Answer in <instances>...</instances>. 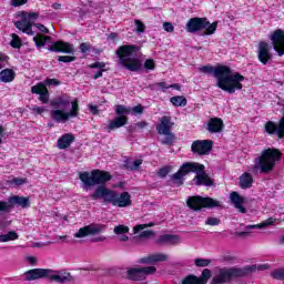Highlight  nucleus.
Returning <instances> with one entry per match:
<instances>
[{"label": "nucleus", "mask_w": 284, "mask_h": 284, "mask_svg": "<svg viewBox=\"0 0 284 284\" xmlns=\"http://www.w3.org/2000/svg\"><path fill=\"white\" fill-rule=\"evenodd\" d=\"M79 179L83 182L84 187H94V185H99L91 194L93 201L103 199L104 203H109L110 205H113V207H130V205H132V195H130V192L124 191L119 193L105 186V183L110 182L112 179L110 172L94 169L91 173L88 171L80 172Z\"/></svg>", "instance_id": "1"}, {"label": "nucleus", "mask_w": 284, "mask_h": 284, "mask_svg": "<svg viewBox=\"0 0 284 284\" xmlns=\"http://www.w3.org/2000/svg\"><path fill=\"white\" fill-rule=\"evenodd\" d=\"M200 72H203V74H213L217 81L216 85L227 94H235L236 91L243 90L242 81H245V75L240 72L232 73V68L229 65L217 64L213 67L206 64L200 68Z\"/></svg>", "instance_id": "2"}, {"label": "nucleus", "mask_w": 284, "mask_h": 284, "mask_svg": "<svg viewBox=\"0 0 284 284\" xmlns=\"http://www.w3.org/2000/svg\"><path fill=\"white\" fill-rule=\"evenodd\" d=\"M51 108L50 116L54 123H68L69 119H77L81 112L79 106V99L70 101V97L60 95L50 102Z\"/></svg>", "instance_id": "3"}, {"label": "nucleus", "mask_w": 284, "mask_h": 284, "mask_svg": "<svg viewBox=\"0 0 284 284\" xmlns=\"http://www.w3.org/2000/svg\"><path fill=\"white\" fill-rule=\"evenodd\" d=\"M190 172H195V185H206L210 187L212 185V179H210V175L205 173V165L196 163V162H185L183 163L178 172H175L171 176V181H173L174 185L176 187H181L183 185L184 180L183 176H186V174H190Z\"/></svg>", "instance_id": "4"}, {"label": "nucleus", "mask_w": 284, "mask_h": 284, "mask_svg": "<svg viewBox=\"0 0 284 284\" xmlns=\"http://www.w3.org/2000/svg\"><path fill=\"white\" fill-rule=\"evenodd\" d=\"M283 152L277 148L264 149L260 156L255 159L253 170H260L261 174H270L276 168V163H281Z\"/></svg>", "instance_id": "5"}, {"label": "nucleus", "mask_w": 284, "mask_h": 284, "mask_svg": "<svg viewBox=\"0 0 284 284\" xmlns=\"http://www.w3.org/2000/svg\"><path fill=\"white\" fill-rule=\"evenodd\" d=\"M253 272H256V265H247L243 268L234 266L223 267L220 268L219 274L213 277L211 284L230 283L233 278H243V276H248V274H252Z\"/></svg>", "instance_id": "6"}, {"label": "nucleus", "mask_w": 284, "mask_h": 284, "mask_svg": "<svg viewBox=\"0 0 284 284\" xmlns=\"http://www.w3.org/2000/svg\"><path fill=\"white\" fill-rule=\"evenodd\" d=\"M216 28H219V22L210 23L207 18L194 17L186 22V32L194 34L204 30L202 37H211V34L216 32Z\"/></svg>", "instance_id": "7"}, {"label": "nucleus", "mask_w": 284, "mask_h": 284, "mask_svg": "<svg viewBox=\"0 0 284 284\" xmlns=\"http://www.w3.org/2000/svg\"><path fill=\"white\" fill-rule=\"evenodd\" d=\"M186 205L193 212H201L204 209L214 210V207H221V201L210 196L192 195L187 197Z\"/></svg>", "instance_id": "8"}, {"label": "nucleus", "mask_w": 284, "mask_h": 284, "mask_svg": "<svg viewBox=\"0 0 284 284\" xmlns=\"http://www.w3.org/2000/svg\"><path fill=\"white\" fill-rule=\"evenodd\" d=\"M172 128H174V122L168 115L162 116L160 123L155 126L158 134L164 135V139L161 140L162 145H174L176 135L172 132Z\"/></svg>", "instance_id": "9"}, {"label": "nucleus", "mask_w": 284, "mask_h": 284, "mask_svg": "<svg viewBox=\"0 0 284 284\" xmlns=\"http://www.w3.org/2000/svg\"><path fill=\"white\" fill-rule=\"evenodd\" d=\"M132 113V109L128 108L123 104H118L115 106V114L116 116L110 121V123L106 126L108 132H112V130H119V128H123L124 125H128V121L130 118L125 114Z\"/></svg>", "instance_id": "10"}, {"label": "nucleus", "mask_w": 284, "mask_h": 284, "mask_svg": "<svg viewBox=\"0 0 284 284\" xmlns=\"http://www.w3.org/2000/svg\"><path fill=\"white\" fill-rule=\"evenodd\" d=\"M155 273L156 266L129 267L126 268V280L139 283Z\"/></svg>", "instance_id": "11"}, {"label": "nucleus", "mask_w": 284, "mask_h": 284, "mask_svg": "<svg viewBox=\"0 0 284 284\" xmlns=\"http://www.w3.org/2000/svg\"><path fill=\"white\" fill-rule=\"evenodd\" d=\"M264 130L268 136H277V139H284V110L282 111V118L277 121H267L264 124Z\"/></svg>", "instance_id": "12"}, {"label": "nucleus", "mask_w": 284, "mask_h": 284, "mask_svg": "<svg viewBox=\"0 0 284 284\" xmlns=\"http://www.w3.org/2000/svg\"><path fill=\"white\" fill-rule=\"evenodd\" d=\"M214 142L212 140H195L191 145V152L199 156H207L212 152Z\"/></svg>", "instance_id": "13"}, {"label": "nucleus", "mask_w": 284, "mask_h": 284, "mask_svg": "<svg viewBox=\"0 0 284 284\" xmlns=\"http://www.w3.org/2000/svg\"><path fill=\"white\" fill-rule=\"evenodd\" d=\"M272 41L273 50L277 52L278 57H283L284 54V31L282 29H277L273 31L270 36Z\"/></svg>", "instance_id": "14"}, {"label": "nucleus", "mask_w": 284, "mask_h": 284, "mask_svg": "<svg viewBox=\"0 0 284 284\" xmlns=\"http://www.w3.org/2000/svg\"><path fill=\"white\" fill-rule=\"evenodd\" d=\"M272 47L265 41H261L257 45V59L262 65H267L272 61Z\"/></svg>", "instance_id": "15"}, {"label": "nucleus", "mask_w": 284, "mask_h": 284, "mask_svg": "<svg viewBox=\"0 0 284 284\" xmlns=\"http://www.w3.org/2000/svg\"><path fill=\"white\" fill-rule=\"evenodd\" d=\"M49 51L55 53L61 52L62 54H74V44L62 40H58L50 44Z\"/></svg>", "instance_id": "16"}, {"label": "nucleus", "mask_w": 284, "mask_h": 284, "mask_svg": "<svg viewBox=\"0 0 284 284\" xmlns=\"http://www.w3.org/2000/svg\"><path fill=\"white\" fill-rule=\"evenodd\" d=\"M141 50V48L136 44H124L118 48L115 54L119 57L120 62L128 61V57H132V54H136Z\"/></svg>", "instance_id": "17"}, {"label": "nucleus", "mask_w": 284, "mask_h": 284, "mask_svg": "<svg viewBox=\"0 0 284 284\" xmlns=\"http://www.w3.org/2000/svg\"><path fill=\"white\" fill-rule=\"evenodd\" d=\"M31 92L32 94H39L38 99L41 101V103H50V91H48L45 82H39L38 84L31 87Z\"/></svg>", "instance_id": "18"}, {"label": "nucleus", "mask_w": 284, "mask_h": 284, "mask_svg": "<svg viewBox=\"0 0 284 284\" xmlns=\"http://www.w3.org/2000/svg\"><path fill=\"white\" fill-rule=\"evenodd\" d=\"M31 92L32 94H39L38 99L41 101V103H50V91H48L45 82H39L38 84L31 87Z\"/></svg>", "instance_id": "19"}, {"label": "nucleus", "mask_w": 284, "mask_h": 284, "mask_svg": "<svg viewBox=\"0 0 284 284\" xmlns=\"http://www.w3.org/2000/svg\"><path fill=\"white\" fill-rule=\"evenodd\" d=\"M105 230V226L103 225H87L84 227H81L75 234V239H85V236H90L92 234H101Z\"/></svg>", "instance_id": "20"}, {"label": "nucleus", "mask_w": 284, "mask_h": 284, "mask_svg": "<svg viewBox=\"0 0 284 284\" xmlns=\"http://www.w3.org/2000/svg\"><path fill=\"white\" fill-rule=\"evenodd\" d=\"M168 255L163 253H155L149 256L141 257L138 263L141 265H154V263H165Z\"/></svg>", "instance_id": "21"}, {"label": "nucleus", "mask_w": 284, "mask_h": 284, "mask_svg": "<svg viewBox=\"0 0 284 284\" xmlns=\"http://www.w3.org/2000/svg\"><path fill=\"white\" fill-rule=\"evenodd\" d=\"M50 270L48 268H32L26 272V281H37L39 278H45L49 276Z\"/></svg>", "instance_id": "22"}, {"label": "nucleus", "mask_w": 284, "mask_h": 284, "mask_svg": "<svg viewBox=\"0 0 284 284\" xmlns=\"http://www.w3.org/2000/svg\"><path fill=\"white\" fill-rule=\"evenodd\" d=\"M230 199H231V203H233L234 207L236 210H239V212H241V214L247 213V209H245V206H243V204H245V197L241 196V194H239V192L233 191L230 194Z\"/></svg>", "instance_id": "23"}, {"label": "nucleus", "mask_w": 284, "mask_h": 284, "mask_svg": "<svg viewBox=\"0 0 284 284\" xmlns=\"http://www.w3.org/2000/svg\"><path fill=\"white\" fill-rule=\"evenodd\" d=\"M121 65L126 68L130 72H139L143 69L141 60L136 58H126V60H122Z\"/></svg>", "instance_id": "24"}, {"label": "nucleus", "mask_w": 284, "mask_h": 284, "mask_svg": "<svg viewBox=\"0 0 284 284\" xmlns=\"http://www.w3.org/2000/svg\"><path fill=\"white\" fill-rule=\"evenodd\" d=\"M223 128H225V124L223 123V119L221 118H211L207 122L206 130L211 134H219Z\"/></svg>", "instance_id": "25"}, {"label": "nucleus", "mask_w": 284, "mask_h": 284, "mask_svg": "<svg viewBox=\"0 0 284 284\" xmlns=\"http://www.w3.org/2000/svg\"><path fill=\"white\" fill-rule=\"evenodd\" d=\"M9 203H11V209L17 205V207H22V210H26L30 207V197L20 195L9 196Z\"/></svg>", "instance_id": "26"}, {"label": "nucleus", "mask_w": 284, "mask_h": 284, "mask_svg": "<svg viewBox=\"0 0 284 284\" xmlns=\"http://www.w3.org/2000/svg\"><path fill=\"white\" fill-rule=\"evenodd\" d=\"M49 278L55 283H72L74 281L70 272H58V274L49 275Z\"/></svg>", "instance_id": "27"}, {"label": "nucleus", "mask_w": 284, "mask_h": 284, "mask_svg": "<svg viewBox=\"0 0 284 284\" xmlns=\"http://www.w3.org/2000/svg\"><path fill=\"white\" fill-rule=\"evenodd\" d=\"M74 134L64 133L61 138L58 139V148L59 150H68L72 143H74Z\"/></svg>", "instance_id": "28"}, {"label": "nucleus", "mask_w": 284, "mask_h": 284, "mask_svg": "<svg viewBox=\"0 0 284 284\" xmlns=\"http://www.w3.org/2000/svg\"><path fill=\"white\" fill-rule=\"evenodd\" d=\"M239 186L241 190H250L252 185H254V176H252V173L244 172L240 178H239Z\"/></svg>", "instance_id": "29"}, {"label": "nucleus", "mask_w": 284, "mask_h": 284, "mask_svg": "<svg viewBox=\"0 0 284 284\" xmlns=\"http://www.w3.org/2000/svg\"><path fill=\"white\" fill-rule=\"evenodd\" d=\"M17 79V72L12 69H4L0 71V81L2 83H12Z\"/></svg>", "instance_id": "30"}, {"label": "nucleus", "mask_w": 284, "mask_h": 284, "mask_svg": "<svg viewBox=\"0 0 284 284\" xmlns=\"http://www.w3.org/2000/svg\"><path fill=\"white\" fill-rule=\"evenodd\" d=\"M276 223V219L274 217H268L266 221L261 222L260 224L255 225H248V230H264V227H270V225H274Z\"/></svg>", "instance_id": "31"}, {"label": "nucleus", "mask_w": 284, "mask_h": 284, "mask_svg": "<svg viewBox=\"0 0 284 284\" xmlns=\"http://www.w3.org/2000/svg\"><path fill=\"white\" fill-rule=\"evenodd\" d=\"M170 101L175 108H185L187 105V99L183 95L172 97Z\"/></svg>", "instance_id": "32"}, {"label": "nucleus", "mask_w": 284, "mask_h": 284, "mask_svg": "<svg viewBox=\"0 0 284 284\" xmlns=\"http://www.w3.org/2000/svg\"><path fill=\"white\" fill-rule=\"evenodd\" d=\"M33 41L37 48H44L45 43L50 41V36H43L41 33H37L33 38Z\"/></svg>", "instance_id": "33"}, {"label": "nucleus", "mask_w": 284, "mask_h": 284, "mask_svg": "<svg viewBox=\"0 0 284 284\" xmlns=\"http://www.w3.org/2000/svg\"><path fill=\"white\" fill-rule=\"evenodd\" d=\"M174 241H179V236L174 234H163L160 235L159 239L156 240V243H174Z\"/></svg>", "instance_id": "34"}, {"label": "nucleus", "mask_w": 284, "mask_h": 284, "mask_svg": "<svg viewBox=\"0 0 284 284\" xmlns=\"http://www.w3.org/2000/svg\"><path fill=\"white\" fill-rule=\"evenodd\" d=\"M26 14H27V13H22V19L14 22L16 28H17L18 30H20L21 32H24L26 27L31 23V21L28 20V17H26Z\"/></svg>", "instance_id": "35"}, {"label": "nucleus", "mask_w": 284, "mask_h": 284, "mask_svg": "<svg viewBox=\"0 0 284 284\" xmlns=\"http://www.w3.org/2000/svg\"><path fill=\"white\" fill-rule=\"evenodd\" d=\"M19 239V234L14 231H9L7 234L0 235V243H8V241H17Z\"/></svg>", "instance_id": "36"}, {"label": "nucleus", "mask_w": 284, "mask_h": 284, "mask_svg": "<svg viewBox=\"0 0 284 284\" xmlns=\"http://www.w3.org/2000/svg\"><path fill=\"white\" fill-rule=\"evenodd\" d=\"M11 48L14 50H20V48L23 45V41H21V38L17 33L11 34V42H10Z\"/></svg>", "instance_id": "37"}, {"label": "nucleus", "mask_w": 284, "mask_h": 284, "mask_svg": "<svg viewBox=\"0 0 284 284\" xmlns=\"http://www.w3.org/2000/svg\"><path fill=\"white\" fill-rule=\"evenodd\" d=\"M211 277H212V271H210L209 268H204L202 271L201 276L197 277V281L200 282V284H207V281H210Z\"/></svg>", "instance_id": "38"}, {"label": "nucleus", "mask_w": 284, "mask_h": 284, "mask_svg": "<svg viewBox=\"0 0 284 284\" xmlns=\"http://www.w3.org/2000/svg\"><path fill=\"white\" fill-rule=\"evenodd\" d=\"M181 284H201V282H199V276L189 274L182 280Z\"/></svg>", "instance_id": "39"}, {"label": "nucleus", "mask_w": 284, "mask_h": 284, "mask_svg": "<svg viewBox=\"0 0 284 284\" xmlns=\"http://www.w3.org/2000/svg\"><path fill=\"white\" fill-rule=\"evenodd\" d=\"M272 278H274L275 281H284V268H277L274 270L271 273Z\"/></svg>", "instance_id": "40"}, {"label": "nucleus", "mask_w": 284, "mask_h": 284, "mask_svg": "<svg viewBox=\"0 0 284 284\" xmlns=\"http://www.w3.org/2000/svg\"><path fill=\"white\" fill-rule=\"evenodd\" d=\"M113 232L114 234H116L118 236H121V234H128V232H130V227L123 225V224H120L118 226H115L113 229Z\"/></svg>", "instance_id": "41"}, {"label": "nucleus", "mask_w": 284, "mask_h": 284, "mask_svg": "<svg viewBox=\"0 0 284 284\" xmlns=\"http://www.w3.org/2000/svg\"><path fill=\"white\" fill-rule=\"evenodd\" d=\"M212 263L210 258H195L194 264L196 267H207Z\"/></svg>", "instance_id": "42"}, {"label": "nucleus", "mask_w": 284, "mask_h": 284, "mask_svg": "<svg viewBox=\"0 0 284 284\" xmlns=\"http://www.w3.org/2000/svg\"><path fill=\"white\" fill-rule=\"evenodd\" d=\"M170 172H172V166L160 168L158 171V176L160 179H165V176H168V174H170Z\"/></svg>", "instance_id": "43"}, {"label": "nucleus", "mask_w": 284, "mask_h": 284, "mask_svg": "<svg viewBox=\"0 0 284 284\" xmlns=\"http://www.w3.org/2000/svg\"><path fill=\"white\" fill-rule=\"evenodd\" d=\"M91 50H93V47L90 42L80 43V52L82 54H88V52H91Z\"/></svg>", "instance_id": "44"}, {"label": "nucleus", "mask_w": 284, "mask_h": 284, "mask_svg": "<svg viewBox=\"0 0 284 284\" xmlns=\"http://www.w3.org/2000/svg\"><path fill=\"white\" fill-rule=\"evenodd\" d=\"M58 61L60 63H72L73 61H77V57H74V55H59Z\"/></svg>", "instance_id": "45"}, {"label": "nucleus", "mask_w": 284, "mask_h": 284, "mask_svg": "<svg viewBox=\"0 0 284 284\" xmlns=\"http://www.w3.org/2000/svg\"><path fill=\"white\" fill-rule=\"evenodd\" d=\"M146 227H154V222L148 223V224H138L133 227V233L139 234L141 230H145Z\"/></svg>", "instance_id": "46"}, {"label": "nucleus", "mask_w": 284, "mask_h": 284, "mask_svg": "<svg viewBox=\"0 0 284 284\" xmlns=\"http://www.w3.org/2000/svg\"><path fill=\"white\" fill-rule=\"evenodd\" d=\"M12 210V204L10 203V197L8 199V202L0 201V212H10Z\"/></svg>", "instance_id": "47"}, {"label": "nucleus", "mask_w": 284, "mask_h": 284, "mask_svg": "<svg viewBox=\"0 0 284 284\" xmlns=\"http://www.w3.org/2000/svg\"><path fill=\"white\" fill-rule=\"evenodd\" d=\"M143 165V160L136 159L135 161L132 162L131 166H128V170L130 172H134V170H139Z\"/></svg>", "instance_id": "48"}, {"label": "nucleus", "mask_w": 284, "mask_h": 284, "mask_svg": "<svg viewBox=\"0 0 284 284\" xmlns=\"http://www.w3.org/2000/svg\"><path fill=\"white\" fill-rule=\"evenodd\" d=\"M11 184L13 185H26V183H28V179L27 178H13L10 181Z\"/></svg>", "instance_id": "49"}, {"label": "nucleus", "mask_w": 284, "mask_h": 284, "mask_svg": "<svg viewBox=\"0 0 284 284\" xmlns=\"http://www.w3.org/2000/svg\"><path fill=\"white\" fill-rule=\"evenodd\" d=\"M145 70H156V63L153 59H146L144 62Z\"/></svg>", "instance_id": "50"}, {"label": "nucleus", "mask_w": 284, "mask_h": 284, "mask_svg": "<svg viewBox=\"0 0 284 284\" xmlns=\"http://www.w3.org/2000/svg\"><path fill=\"white\" fill-rule=\"evenodd\" d=\"M89 68L91 70H103V68H105V62L97 61V62H93V63L89 64Z\"/></svg>", "instance_id": "51"}, {"label": "nucleus", "mask_w": 284, "mask_h": 284, "mask_svg": "<svg viewBox=\"0 0 284 284\" xmlns=\"http://www.w3.org/2000/svg\"><path fill=\"white\" fill-rule=\"evenodd\" d=\"M135 27H136V32L143 33L145 32V23L141 20H134Z\"/></svg>", "instance_id": "52"}, {"label": "nucleus", "mask_w": 284, "mask_h": 284, "mask_svg": "<svg viewBox=\"0 0 284 284\" xmlns=\"http://www.w3.org/2000/svg\"><path fill=\"white\" fill-rule=\"evenodd\" d=\"M205 225H221V220L219 217H207L205 221Z\"/></svg>", "instance_id": "53"}, {"label": "nucleus", "mask_w": 284, "mask_h": 284, "mask_svg": "<svg viewBox=\"0 0 284 284\" xmlns=\"http://www.w3.org/2000/svg\"><path fill=\"white\" fill-rule=\"evenodd\" d=\"M130 109H131L132 114H143V112L145 110V108H143V104H138Z\"/></svg>", "instance_id": "54"}, {"label": "nucleus", "mask_w": 284, "mask_h": 284, "mask_svg": "<svg viewBox=\"0 0 284 284\" xmlns=\"http://www.w3.org/2000/svg\"><path fill=\"white\" fill-rule=\"evenodd\" d=\"M34 28H38L39 32L43 34H50V29L43 26L42 23H33Z\"/></svg>", "instance_id": "55"}, {"label": "nucleus", "mask_w": 284, "mask_h": 284, "mask_svg": "<svg viewBox=\"0 0 284 284\" xmlns=\"http://www.w3.org/2000/svg\"><path fill=\"white\" fill-rule=\"evenodd\" d=\"M44 85H48V87H50V85H61V81H59L58 79H50V78H47L45 80H44Z\"/></svg>", "instance_id": "56"}, {"label": "nucleus", "mask_w": 284, "mask_h": 284, "mask_svg": "<svg viewBox=\"0 0 284 284\" xmlns=\"http://www.w3.org/2000/svg\"><path fill=\"white\" fill-rule=\"evenodd\" d=\"M34 24H32V22L31 23H29V24H27L26 27H24V31H22L24 34H28L29 37H34V31H32V27H33Z\"/></svg>", "instance_id": "57"}, {"label": "nucleus", "mask_w": 284, "mask_h": 284, "mask_svg": "<svg viewBox=\"0 0 284 284\" xmlns=\"http://www.w3.org/2000/svg\"><path fill=\"white\" fill-rule=\"evenodd\" d=\"M140 239H150V236H154V231L146 230L140 233Z\"/></svg>", "instance_id": "58"}, {"label": "nucleus", "mask_w": 284, "mask_h": 284, "mask_svg": "<svg viewBox=\"0 0 284 284\" xmlns=\"http://www.w3.org/2000/svg\"><path fill=\"white\" fill-rule=\"evenodd\" d=\"M26 3H28V0H11V6H13V8L26 6Z\"/></svg>", "instance_id": "59"}, {"label": "nucleus", "mask_w": 284, "mask_h": 284, "mask_svg": "<svg viewBox=\"0 0 284 284\" xmlns=\"http://www.w3.org/2000/svg\"><path fill=\"white\" fill-rule=\"evenodd\" d=\"M26 14L28 21H32L34 19H39V13L37 12H23Z\"/></svg>", "instance_id": "60"}, {"label": "nucleus", "mask_w": 284, "mask_h": 284, "mask_svg": "<svg viewBox=\"0 0 284 284\" xmlns=\"http://www.w3.org/2000/svg\"><path fill=\"white\" fill-rule=\"evenodd\" d=\"M163 29L165 30V32H174V26H172L171 22H164Z\"/></svg>", "instance_id": "61"}, {"label": "nucleus", "mask_w": 284, "mask_h": 284, "mask_svg": "<svg viewBox=\"0 0 284 284\" xmlns=\"http://www.w3.org/2000/svg\"><path fill=\"white\" fill-rule=\"evenodd\" d=\"M148 125L146 121H141V122H136L135 123V128L136 130H139L141 132V130H145V126Z\"/></svg>", "instance_id": "62"}, {"label": "nucleus", "mask_w": 284, "mask_h": 284, "mask_svg": "<svg viewBox=\"0 0 284 284\" xmlns=\"http://www.w3.org/2000/svg\"><path fill=\"white\" fill-rule=\"evenodd\" d=\"M32 110H33L34 114H43V112H45V108L44 106L36 105V106H33Z\"/></svg>", "instance_id": "63"}, {"label": "nucleus", "mask_w": 284, "mask_h": 284, "mask_svg": "<svg viewBox=\"0 0 284 284\" xmlns=\"http://www.w3.org/2000/svg\"><path fill=\"white\" fill-rule=\"evenodd\" d=\"M88 108L91 114H99V106L89 104Z\"/></svg>", "instance_id": "64"}]
</instances>
